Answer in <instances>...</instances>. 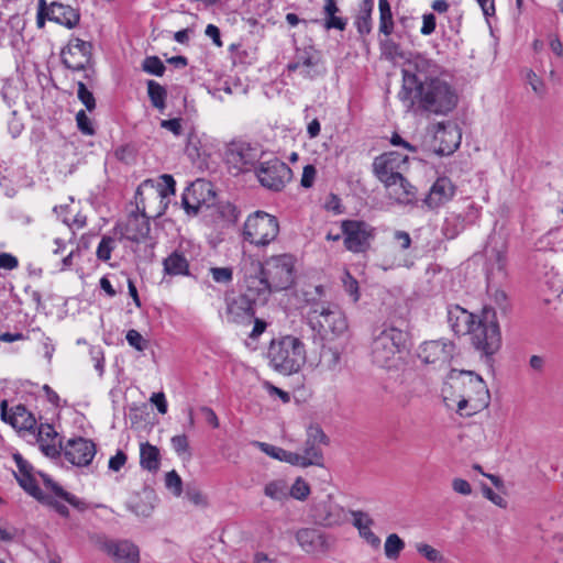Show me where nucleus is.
<instances>
[{
	"label": "nucleus",
	"instance_id": "obj_27",
	"mask_svg": "<svg viewBox=\"0 0 563 563\" xmlns=\"http://www.w3.org/2000/svg\"><path fill=\"white\" fill-rule=\"evenodd\" d=\"M203 194H211L210 184L203 180H197L192 183L183 194V206L188 213H198L203 203H206L205 197H197V195L202 196Z\"/></svg>",
	"mask_w": 563,
	"mask_h": 563
},
{
	"label": "nucleus",
	"instance_id": "obj_52",
	"mask_svg": "<svg viewBox=\"0 0 563 563\" xmlns=\"http://www.w3.org/2000/svg\"><path fill=\"white\" fill-rule=\"evenodd\" d=\"M253 444L255 446H257L262 452L267 454L268 456H271L275 460L282 461V462L284 461L286 450L275 446V445H272V444H268V443H265V442H260V441H255V442H253Z\"/></svg>",
	"mask_w": 563,
	"mask_h": 563
},
{
	"label": "nucleus",
	"instance_id": "obj_45",
	"mask_svg": "<svg viewBox=\"0 0 563 563\" xmlns=\"http://www.w3.org/2000/svg\"><path fill=\"white\" fill-rule=\"evenodd\" d=\"M342 285L345 292L352 298V301L357 302L361 296L358 282L347 271L342 275Z\"/></svg>",
	"mask_w": 563,
	"mask_h": 563
},
{
	"label": "nucleus",
	"instance_id": "obj_43",
	"mask_svg": "<svg viewBox=\"0 0 563 563\" xmlns=\"http://www.w3.org/2000/svg\"><path fill=\"white\" fill-rule=\"evenodd\" d=\"M118 246V241L115 238L104 235L100 240L96 255L99 261L108 262L111 258V253Z\"/></svg>",
	"mask_w": 563,
	"mask_h": 563
},
{
	"label": "nucleus",
	"instance_id": "obj_18",
	"mask_svg": "<svg viewBox=\"0 0 563 563\" xmlns=\"http://www.w3.org/2000/svg\"><path fill=\"white\" fill-rule=\"evenodd\" d=\"M225 317L228 322L250 324L254 318V299L249 295H238L227 298Z\"/></svg>",
	"mask_w": 563,
	"mask_h": 563
},
{
	"label": "nucleus",
	"instance_id": "obj_62",
	"mask_svg": "<svg viewBox=\"0 0 563 563\" xmlns=\"http://www.w3.org/2000/svg\"><path fill=\"white\" fill-rule=\"evenodd\" d=\"M63 222L71 230H78L86 225V217L76 212L71 217H63Z\"/></svg>",
	"mask_w": 563,
	"mask_h": 563
},
{
	"label": "nucleus",
	"instance_id": "obj_25",
	"mask_svg": "<svg viewBox=\"0 0 563 563\" xmlns=\"http://www.w3.org/2000/svg\"><path fill=\"white\" fill-rule=\"evenodd\" d=\"M388 196L396 202L409 205L416 200V188L402 176H396L393 180L383 181Z\"/></svg>",
	"mask_w": 563,
	"mask_h": 563
},
{
	"label": "nucleus",
	"instance_id": "obj_41",
	"mask_svg": "<svg viewBox=\"0 0 563 563\" xmlns=\"http://www.w3.org/2000/svg\"><path fill=\"white\" fill-rule=\"evenodd\" d=\"M404 549L405 542L398 534L391 533L386 538L384 552L387 559L393 561L397 560Z\"/></svg>",
	"mask_w": 563,
	"mask_h": 563
},
{
	"label": "nucleus",
	"instance_id": "obj_54",
	"mask_svg": "<svg viewBox=\"0 0 563 563\" xmlns=\"http://www.w3.org/2000/svg\"><path fill=\"white\" fill-rule=\"evenodd\" d=\"M78 99L85 104L88 111L96 108V100L91 91H89L84 82H78Z\"/></svg>",
	"mask_w": 563,
	"mask_h": 563
},
{
	"label": "nucleus",
	"instance_id": "obj_15",
	"mask_svg": "<svg viewBox=\"0 0 563 563\" xmlns=\"http://www.w3.org/2000/svg\"><path fill=\"white\" fill-rule=\"evenodd\" d=\"M62 449L65 459L78 467L88 466L97 453L96 443L81 437L69 439Z\"/></svg>",
	"mask_w": 563,
	"mask_h": 563
},
{
	"label": "nucleus",
	"instance_id": "obj_8",
	"mask_svg": "<svg viewBox=\"0 0 563 563\" xmlns=\"http://www.w3.org/2000/svg\"><path fill=\"white\" fill-rule=\"evenodd\" d=\"M470 335L475 349L487 356L493 355L500 347L498 324L495 320L488 319V314L477 320Z\"/></svg>",
	"mask_w": 563,
	"mask_h": 563
},
{
	"label": "nucleus",
	"instance_id": "obj_22",
	"mask_svg": "<svg viewBox=\"0 0 563 563\" xmlns=\"http://www.w3.org/2000/svg\"><path fill=\"white\" fill-rule=\"evenodd\" d=\"M190 243H180L179 246L173 251L164 261V273L169 276H188L189 262L192 258L188 256V247Z\"/></svg>",
	"mask_w": 563,
	"mask_h": 563
},
{
	"label": "nucleus",
	"instance_id": "obj_30",
	"mask_svg": "<svg viewBox=\"0 0 563 563\" xmlns=\"http://www.w3.org/2000/svg\"><path fill=\"white\" fill-rule=\"evenodd\" d=\"M353 526L357 529L360 537L372 548L378 549L380 547V539L372 530L374 526L373 518L364 511H351Z\"/></svg>",
	"mask_w": 563,
	"mask_h": 563
},
{
	"label": "nucleus",
	"instance_id": "obj_21",
	"mask_svg": "<svg viewBox=\"0 0 563 563\" xmlns=\"http://www.w3.org/2000/svg\"><path fill=\"white\" fill-rule=\"evenodd\" d=\"M1 419L10 423L14 429L31 431L36 427V420L33 415L22 405H18L8 410L7 401L0 405Z\"/></svg>",
	"mask_w": 563,
	"mask_h": 563
},
{
	"label": "nucleus",
	"instance_id": "obj_20",
	"mask_svg": "<svg viewBox=\"0 0 563 563\" xmlns=\"http://www.w3.org/2000/svg\"><path fill=\"white\" fill-rule=\"evenodd\" d=\"M101 550L115 563H140L139 548L130 541L106 540L101 543Z\"/></svg>",
	"mask_w": 563,
	"mask_h": 563
},
{
	"label": "nucleus",
	"instance_id": "obj_38",
	"mask_svg": "<svg viewBox=\"0 0 563 563\" xmlns=\"http://www.w3.org/2000/svg\"><path fill=\"white\" fill-rule=\"evenodd\" d=\"M147 93L148 98L151 100V103L154 108H156L158 111L163 112L166 108V97L167 91L165 87H163L161 84L148 80L147 81Z\"/></svg>",
	"mask_w": 563,
	"mask_h": 563
},
{
	"label": "nucleus",
	"instance_id": "obj_48",
	"mask_svg": "<svg viewBox=\"0 0 563 563\" xmlns=\"http://www.w3.org/2000/svg\"><path fill=\"white\" fill-rule=\"evenodd\" d=\"M143 70L151 75L162 76L165 65L157 56H148L143 62Z\"/></svg>",
	"mask_w": 563,
	"mask_h": 563
},
{
	"label": "nucleus",
	"instance_id": "obj_53",
	"mask_svg": "<svg viewBox=\"0 0 563 563\" xmlns=\"http://www.w3.org/2000/svg\"><path fill=\"white\" fill-rule=\"evenodd\" d=\"M210 274L216 283L229 284L233 279V271L230 267H212Z\"/></svg>",
	"mask_w": 563,
	"mask_h": 563
},
{
	"label": "nucleus",
	"instance_id": "obj_58",
	"mask_svg": "<svg viewBox=\"0 0 563 563\" xmlns=\"http://www.w3.org/2000/svg\"><path fill=\"white\" fill-rule=\"evenodd\" d=\"M393 243L395 247L406 251L411 245V238L408 232L398 230L394 232Z\"/></svg>",
	"mask_w": 563,
	"mask_h": 563
},
{
	"label": "nucleus",
	"instance_id": "obj_42",
	"mask_svg": "<svg viewBox=\"0 0 563 563\" xmlns=\"http://www.w3.org/2000/svg\"><path fill=\"white\" fill-rule=\"evenodd\" d=\"M170 445L178 457L184 460H189L191 457L189 440L186 434L174 435L170 439Z\"/></svg>",
	"mask_w": 563,
	"mask_h": 563
},
{
	"label": "nucleus",
	"instance_id": "obj_11",
	"mask_svg": "<svg viewBox=\"0 0 563 563\" xmlns=\"http://www.w3.org/2000/svg\"><path fill=\"white\" fill-rule=\"evenodd\" d=\"M342 233L344 235L345 247L354 253L364 252L374 238V229L356 220H345L342 222Z\"/></svg>",
	"mask_w": 563,
	"mask_h": 563
},
{
	"label": "nucleus",
	"instance_id": "obj_37",
	"mask_svg": "<svg viewBox=\"0 0 563 563\" xmlns=\"http://www.w3.org/2000/svg\"><path fill=\"white\" fill-rule=\"evenodd\" d=\"M264 494L273 500L284 501L289 497V486L285 479H273L265 485Z\"/></svg>",
	"mask_w": 563,
	"mask_h": 563
},
{
	"label": "nucleus",
	"instance_id": "obj_39",
	"mask_svg": "<svg viewBox=\"0 0 563 563\" xmlns=\"http://www.w3.org/2000/svg\"><path fill=\"white\" fill-rule=\"evenodd\" d=\"M379 31L390 35L394 30L393 13L388 0H378Z\"/></svg>",
	"mask_w": 563,
	"mask_h": 563
},
{
	"label": "nucleus",
	"instance_id": "obj_29",
	"mask_svg": "<svg viewBox=\"0 0 563 563\" xmlns=\"http://www.w3.org/2000/svg\"><path fill=\"white\" fill-rule=\"evenodd\" d=\"M37 443L41 451L51 457L58 455L63 448L58 433L48 423H41L37 427Z\"/></svg>",
	"mask_w": 563,
	"mask_h": 563
},
{
	"label": "nucleus",
	"instance_id": "obj_14",
	"mask_svg": "<svg viewBox=\"0 0 563 563\" xmlns=\"http://www.w3.org/2000/svg\"><path fill=\"white\" fill-rule=\"evenodd\" d=\"M408 156L393 151L377 156L373 162L374 175L383 183L393 180L407 166Z\"/></svg>",
	"mask_w": 563,
	"mask_h": 563
},
{
	"label": "nucleus",
	"instance_id": "obj_12",
	"mask_svg": "<svg viewBox=\"0 0 563 563\" xmlns=\"http://www.w3.org/2000/svg\"><path fill=\"white\" fill-rule=\"evenodd\" d=\"M462 133L454 123H438L434 126L430 148L438 155H450L461 144Z\"/></svg>",
	"mask_w": 563,
	"mask_h": 563
},
{
	"label": "nucleus",
	"instance_id": "obj_49",
	"mask_svg": "<svg viewBox=\"0 0 563 563\" xmlns=\"http://www.w3.org/2000/svg\"><path fill=\"white\" fill-rule=\"evenodd\" d=\"M165 485L174 494V496L179 497L181 495L183 481L176 471H170L166 474Z\"/></svg>",
	"mask_w": 563,
	"mask_h": 563
},
{
	"label": "nucleus",
	"instance_id": "obj_28",
	"mask_svg": "<svg viewBox=\"0 0 563 563\" xmlns=\"http://www.w3.org/2000/svg\"><path fill=\"white\" fill-rule=\"evenodd\" d=\"M448 321L452 331L457 335L470 334L477 322L473 313L460 306L449 309Z\"/></svg>",
	"mask_w": 563,
	"mask_h": 563
},
{
	"label": "nucleus",
	"instance_id": "obj_2",
	"mask_svg": "<svg viewBox=\"0 0 563 563\" xmlns=\"http://www.w3.org/2000/svg\"><path fill=\"white\" fill-rule=\"evenodd\" d=\"M325 289L322 285L309 286L302 291L303 311L309 328L323 341L343 336L349 323L339 305L324 301Z\"/></svg>",
	"mask_w": 563,
	"mask_h": 563
},
{
	"label": "nucleus",
	"instance_id": "obj_50",
	"mask_svg": "<svg viewBox=\"0 0 563 563\" xmlns=\"http://www.w3.org/2000/svg\"><path fill=\"white\" fill-rule=\"evenodd\" d=\"M323 27L325 30L344 31L347 25V20L336 14H323Z\"/></svg>",
	"mask_w": 563,
	"mask_h": 563
},
{
	"label": "nucleus",
	"instance_id": "obj_63",
	"mask_svg": "<svg viewBox=\"0 0 563 563\" xmlns=\"http://www.w3.org/2000/svg\"><path fill=\"white\" fill-rule=\"evenodd\" d=\"M128 456L126 454L119 450L109 460V470L113 472H119L126 463Z\"/></svg>",
	"mask_w": 563,
	"mask_h": 563
},
{
	"label": "nucleus",
	"instance_id": "obj_60",
	"mask_svg": "<svg viewBox=\"0 0 563 563\" xmlns=\"http://www.w3.org/2000/svg\"><path fill=\"white\" fill-rule=\"evenodd\" d=\"M183 120L180 118L162 120L159 125L162 129L169 131L175 136H179L183 133Z\"/></svg>",
	"mask_w": 563,
	"mask_h": 563
},
{
	"label": "nucleus",
	"instance_id": "obj_56",
	"mask_svg": "<svg viewBox=\"0 0 563 563\" xmlns=\"http://www.w3.org/2000/svg\"><path fill=\"white\" fill-rule=\"evenodd\" d=\"M125 339L132 347L140 352L144 351L147 346L146 340L134 329L128 331Z\"/></svg>",
	"mask_w": 563,
	"mask_h": 563
},
{
	"label": "nucleus",
	"instance_id": "obj_24",
	"mask_svg": "<svg viewBox=\"0 0 563 563\" xmlns=\"http://www.w3.org/2000/svg\"><path fill=\"white\" fill-rule=\"evenodd\" d=\"M455 195V186L448 177H439L431 186L424 203L431 208L437 209L449 202Z\"/></svg>",
	"mask_w": 563,
	"mask_h": 563
},
{
	"label": "nucleus",
	"instance_id": "obj_51",
	"mask_svg": "<svg viewBox=\"0 0 563 563\" xmlns=\"http://www.w3.org/2000/svg\"><path fill=\"white\" fill-rule=\"evenodd\" d=\"M372 7H373V3H372V1H369L367 8L356 20V27H357L358 33H361V34H368L372 30V22H371Z\"/></svg>",
	"mask_w": 563,
	"mask_h": 563
},
{
	"label": "nucleus",
	"instance_id": "obj_57",
	"mask_svg": "<svg viewBox=\"0 0 563 563\" xmlns=\"http://www.w3.org/2000/svg\"><path fill=\"white\" fill-rule=\"evenodd\" d=\"M417 551L430 562H441L443 559L440 551L426 543L418 544Z\"/></svg>",
	"mask_w": 563,
	"mask_h": 563
},
{
	"label": "nucleus",
	"instance_id": "obj_40",
	"mask_svg": "<svg viewBox=\"0 0 563 563\" xmlns=\"http://www.w3.org/2000/svg\"><path fill=\"white\" fill-rule=\"evenodd\" d=\"M464 230V219L460 214L451 213L446 217L442 231L445 238L454 239Z\"/></svg>",
	"mask_w": 563,
	"mask_h": 563
},
{
	"label": "nucleus",
	"instance_id": "obj_6",
	"mask_svg": "<svg viewBox=\"0 0 563 563\" xmlns=\"http://www.w3.org/2000/svg\"><path fill=\"white\" fill-rule=\"evenodd\" d=\"M406 342V332L391 325L383 327L374 334L371 344V357L373 363L384 368L397 366Z\"/></svg>",
	"mask_w": 563,
	"mask_h": 563
},
{
	"label": "nucleus",
	"instance_id": "obj_31",
	"mask_svg": "<svg viewBox=\"0 0 563 563\" xmlns=\"http://www.w3.org/2000/svg\"><path fill=\"white\" fill-rule=\"evenodd\" d=\"M150 233V221L144 214H131L122 229V236L133 241H144Z\"/></svg>",
	"mask_w": 563,
	"mask_h": 563
},
{
	"label": "nucleus",
	"instance_id": "obj_16",
	"mask_svg": "<svg viewBox=\"0 0 563 563\" xmlns=\"http://www.w3.org/2000/svg\"><path fill=\"white\" fill-rule=\"evenodd\" d=\"M92 46L80 38H71L62 51L63 64L75 71L84 70L91 62Z\"/></svg>",
	"mask_w": 563,
	"mask_h": 563
},
{
	"label": "nucleus",
	"instance_id": "obj_36",
	"mask_svg": "<svg viewBox=\"0 0 563 563\" xmlns=\"http://www.w3.org/2000/svg\"><path fill=\"white\" fill-rule=\"evenodd\" d=\"M20 486L37 500L46 504H51V497L43 493V490L36 484L35 478L32 474L27 475H15Z\"/></svg>",
	"mask_w": 563,
	"mask_h": 563
},
{
	"label": "nucleus",
	"instance_id": "obj_59",
	"mask_svg": "<svg viewBox=\"0 0 563 563\" xmlns=\"http://www.w3.org/2000/svg\"><path fill=\"white\" fill-rule=\"evenodd\" d=\"M153 497L151 495L146 496V500L141 499L139 503H136L132 509L133 511L141 517H148L153 511V504H152Z\"/></svg>",
	"mask_w": 563,
	"mask_h": 563
},
{
	"label": "nucleus",
	"instance_id": "obj_10",
	"mask_svg": "<svg viewBox=\"0 0 563 563\" xmlns=\"http://www.w3.org/2000/svg\"><path fill=\"white\" fill-rule=\"evenodd\" d=\"M260 183L272 190H282L291 179V169L284 162L274 158L262 162L257 172Z\"/></svg>",
	"mask_w": 563,
	"mask_h": 563
},
{
	"label": "nucleus",
	"instance_id": "obj_34",
	"mask_svg": "<svg viewBox=\"0 0 563 563\" xmlns=\"http://www.w3.org/2000/svg\"><path fill=\"white\" fill-rule=\"evenodd\" d=\"M46 8V18L60 25L71 29L79 22V14L69 5L53 2Z\"/></svg>",
	"mask_w": 563,
	"mask_h": 563
},
{
	"label": "nucleus",
	"instance_id": "obj_32",
	"mask_svg": "<svg viewBox=\"0 0 563 563\" xmlns=\"http://www.w3.org/2000/svg\"><path fill=\"white\" fill-rule=\"evenodd\" d=\"M316 520L324 526H339L346 520L345 509L329 500L316 507Z\"/></svg>",
	"mask_w": 563,
	"mask_h": 563
},
{
	"label": "nucleus",
	"instance_id": "obj_13",
	"mask_svg": "<svg viewBox=\"0 0 563 563\" xmlns=\"http://www.w3.org/2000/svg\"><path fill=\"white\" fill-rule=\"evenodd\" d=\"M262 151L246 142L232 143L227 151V162L236 172H247L261 158Z\"/></svg>",
	"mask_w": 563,
	"mask_h": 563
},
{
	"label": "nucleus",
	"instance_id": "obj_5",
	"mask_svg": "<svg viewBox=\"0 0 563 563\" xmlns=\"http://www.w3.org/2000/svg\"><path fill=\"white\" fill-rule=\"evenodd\" d=\"M268 358L271 365L284 375L298 373L307 360L305 343L294 335L273 340L268 349Z\"/></svg>",
	"mask_w": 563,
	"mask_h": 563
},
{
	"label": "nucleus",
	"instance_id": "obj_19",
	"mask_svg": "<svg viewBox=\"0 0 563 563\" xmlns=\"http://www.w3.org/2000/svg\"><path fill=\"white\" fill-rule=\"evenodd\" d=\"M327 443V437L322 429L318 426H310L307 429V440L303 452L301 453L307 464L321 466L323 463V454L321 445Z\"/></svg>",
	"mask_w": 563,
	"mask_h": 563
},
{
	"label": "nucleus",
	"instance_id": "obj_4",
	"mask_svg": "<svg viewBox=\"0 0 563 563\" xmlns=\"http://www.w3.org/2000/svg\"><path fill=\"white\" fill-rule=\"evenodd\" d=\"M457 384L460 394L452 401L460 416L471 417L488 407L490 394L479 375L473 372H461Z\"/></svg>",
	"mask_w": 563,
	"mask_h": 563
},
{
	"label": "nucleus",
	"instance_id": "obj_35",
	"mask_svg": "<svg viewBox=\"0 0 563 563\" xmlns=\"http://www.w3.org/2000/svg\"><path fill=\"white\" fill-rule=\"evenodd\" d=\"M140 465L148 472H156L161 466L159 449L148 442L140 444Z\"/></svg>",
	"mask_w": 563,
	"mask_h": 563
},
{
	"label": "nucleus",
	"instance_id": "obj_3",
	"mask_svg": "<svg viewBox=\"0 0 563 563\" xmlns=\"http://www.w3.org/2000/svg\"><path fill=\"white\" fill-rule=\"evenodd\" d=\"M297 257L290 253L267 256L261 264V277L249 282V290L253 284H257L258 296L289 289L297 279Z\"/></svg>",
	"mask_w": 563,
	"mask_h": 563
},
{
	"label": "nucleus",
	"instance_id": "obj_55",
	"mask_svg": "<svg viewBox=\"0 0 563 563\" xmlns=\"http://www.w3.org/2000/svg\"><path fill=\"white\" fill-rule=\"evenodd\" d=\"M76 122L79 131L85 135L95 134V129L91 120L88 118L84 110H80L76 114Z\"/></svg>",
	"mask_w": 563,
	"mask_h": 563
},
{
	"label": "nucleus",
	"instance_id": "obj_44",
	"mask_svg": "<svg viewBox=\"0 0 563 563\" xmlns=\"http://www.w3.org/2000/svg\"><path fill=\"white\" fill-rule=\"evenodd\" d=\"M25 29V20L20 14H13L11 15L5 24V31H9V36L12 38V41L18 40L23 30Z\"/></svg>",
	"mask_w": 563,
	"mask_h": 563
},
{
	"label": "nucleus",
	"instance_id": "obj_64",
	"mask_svg": "<svg viewBox=\"0 0 563 563\" xmlns=\"http://www.w3.org/2000/svg\"><path fill=\"white\" fill-rule=\"evenodd\" d=\"M317 175L316 167L313 165H306L302 170L300 184L305 188H310Z\"/></svg>",
	"mask_w": 563,
	"mask_h": 563
},
{
	"label": "nucleus",
	"instance_id": "obj_46",
	"mask_svg": "<svg viewBox=\"0 0 563 563\" xmlns=\"http://www.w3.org/2000/svg\"><path fill=\"white\" fill-rule=\"evenodd\" d=\"M45 488L53 493L56 497L63 498L69 504H75V496L70 495L69 493L65 492L59 485L54 483L47 475L40 474Z\"/></svg>",
	"mask_w": 563,
	"mask_h": 563
},
{
	"label": "nucleus",
	"instance_id": "obj_61",
	"mask_svg": "<svg viewBox=\"0 0 563 563\" xmlns=\"http://www.w3.org/2000/svg\"><path fill=\"white\" fill-rule=\"evenodd\" d=\"M186 498L196 506L206 507L208 505L207 497L197 488H187Z\"/></svg>",
	"mask_w": 563,
	"mask_h": 563
},
{
	"label": "nucleus",
	"instance_id": "obj_9",
	"mask_svg": "<svg viewBox=\"0 0 563 563\" xmlns=\"http://www.w3.org/2000/svg\"><path fill=\"white\" fill-rule=\"evenodd\" d=\"M455 353V345L449 340L426 341L418 347V357L435 368L449 366Z\"/></svg>",
	"mask_w": 563,
	"mask_h": 563
},
{
	"label": "nucleus",
	"instance_id": "obj_7",
	"mask_svg": "<svg viewBox=\"0 0 563 563\" xmlns=\"http://www.w3.org/2000/svg\"><path fill=\"white\" fill-rule=\"evenodd\" d=\"M279 231V221L275 216L256 210L246 217L242 239L255 247H267L277 240Z\"/></svg>",
	"mask_w": 563,
	"mask_h": 563
},
{
	"label": "nucleus",
	"instance_id": "obj_47",
	"mask_svg": "<svg viewBox=\"0 0 563 563\" xmlns=\"http://www.w3.org/2000/svg\"><path fill=\"white\" fill-rule=\"evenodd\" d=\"M309 495L310 486L301 477L296 478L294 484L289 487V496L297 500H305Z\"/></svg>",
	"mask_w": 563,
	"mask_h": 563
},
{
	"label": "nucleus",
	"instance_id": "obj_26",
	"mask_svg": "<svg viewBox=\"0 0 563 563\" xmlns=\"http://www.w3.org/2000/svg\"><path fill=\"white\" fill-rule=\"evenodd\" d=\"M507 243L498 235H492L485 247V256L493 269L496 268L500 274L505 272L507 265Z\"/></svg>",
	"mask_w": 563,
	"mask_h": 563
},
{
	"label": "nucleus",
	"instance_id": "obj_23",
	"mask_svg": "<svg viewBox=\"0 0 563 563\" xmlns=\"http://www.w3.org/2000/svg\"><path fill=\"white\" fill-rule=\"evenodd\" d=\"M319 55L312 47L298 48L294 60L288 65V70L298 71L299 75L307 78H313L318 75L317 66Z\"/></svg>",
	"mask_w": 563,
	"mask_h": 563
},
{
	"label": "nucleus",
	"instance_id": "obj_1",
	"mask_svg": "<svg viewBox=\"0 0 563 563\" xmlns=\"http://www.w3.org/2000/svg\"><path fill=\"white\" fill-rule=\"evenodd\" d=\"M416 74L404 70V85L399 98L408 102V108L415 103L429 113L448 114L457 103L454 88L441 77V67L431 59L417 56L413 60Z\"/></svg>",
	"mask_w": 563,
	"mask_h": 563
},
{
	"label": "nucleus",
	"instance_id": "obj_33",
	"mask_svg": "<svg viewBox=\"0 0 563 563\" xmlns=\"http://www.w3.org/2000/svg\"><path fill=\"white\" fill-rule=\"evenodd\" d=\"M296 539L307 553L323 552L328 547L324 534L316 529H301L297 532Z\"/></svg>",
	"mask_w": 563,
	"mask_h": 563
},
{
	"label": "nucleus",
	"instance_id": "obj_17",
	"mask_svg": "<svg viewBox=\"0 0 563 563\" xmlns=\"http://www.w3.org/2000/svg\"><path fill=\"white\" fill-rule=\"evenodd\" d=\"M175 180L173 176L164 174L157 179L144 180L136 190V199L144 202L145 199H166L175 194Z\"/></svg>",
	"mask_w": 563,
	"mask_h": 563
}]
</instances>
